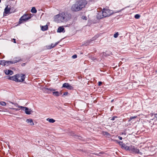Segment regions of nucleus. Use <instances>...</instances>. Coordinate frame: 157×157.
Listing matches in <instances>:
<instances>
[{"instance_id":"obj_1","label":"nucleus","mask_w":157,"mask_h":157,"mask_svg":"<svg viewBox=\"0 0 157 157\" xmlns=\"http://www.w3.org/2000/svg\"><path fill=\"white\" fill-rule=\"evenodd\" d=\"M71 15L67 12H62L55 16L54 20L57 23L66 22L71 18Z\"/></svg>"},{"instance_id":"obj_2","label":"nucleus","mask_w":157,"mask_h":157,"mask_svg":"<svg viewBox=\"0 0 157 157\" xmlns=\"http://www.w3.org/2000/svg\"><path fill=\"white\" fill-rule=\"evenodd\" d=\"M87 3L86 0H79L73 4L71 7V10L73 12H78L84 8Z\"/></svg>"},{"instance_id":"obj_3","label":"nucleus","mask_w":157,"mask_h":157,"mask_svg":"<svg viewBox=\"0 0 157 157\" xmlns=\"http://www.w3.org/2000/svg\"><path fill=\"white\" fill-rule=\"evenodd\" d=\"M31 16V15L30 14H25L22 16L20 19L19 21V23L21 24L24 22L27 21L30 19Z\"/></svg>"},{"instance_id":"obj_4","label":"nucleus","mask_w":157,"mask_h":157,"mask_svg":"<svg viewBox=\"0 0 157 157\" xmlns=\"http://www.w3.org/2000/svg\"><path fill=\"white\" fill-rule=\"evenodd\" d=\"M102 11L103 13V16L105 17L110 16L112 13L111 10L105 8L103 9Z\"/></svg>"},{"instance_id":"obj_5","label":"nucleus","mask_w":157,"mask_h":157,"mask_svg":"<svg viewBox=\"0 0 157 157\" xmlns=\"http://www.w3.org/2000/svg\"><path fill=\"white\" fill-rule=\"evenodd\" d=\"M128 149L126 150L135 153H139V150L137 148L132 145H131L130 147H128Z\"/></svg>"},{"instance_id":"obj_6","label":"nucleus","mask_w":157,"mask_h":157,"mask_svg":"<svg viewBox=\"0 0 157 157\" xmlns=\"http://www.w3.org/2000/svg\"><path fill=\"white\" fill-rule=\"evenodd\" d=\"M10 102L12 104L14 105V106L16 107L17 108H10V109L15 110L16 111H17L20 110V109H21L22 108H23V106L19 105H18L17 103H13L11 101H10Z\"/></svg>"},{"instance_id":"obj_7","label":"nucleus","mask_w":157,"mask_h":157,"mask_svg":"<svg viewBox=\"0 0 157 157\" xmlns=\"http://www.w3.org/2000/svg\"><path fill=\"white\" fill-rule=\"evenodd\" d=\"M116 141L121 146L122 148H124L125 150L128 149V146H126L124 143H123L122 142L117 140H116Z\"/></svg>"},{"instance_id":"obj_8","label":"nucleus","mask_w":157,"mask_h":157,"mask_svg":"<svg viewBox=\"0 0 157 157\" xmlns=\"http://www.w3.org/2000/svg\"><path fill=\"white\" fill-rule=\"evenodd\" d=\"M17 80L18 82H22L24 81L25 78V75H24L21 74L20 75L19 74H17Z\"/></svg>"},{"instance_id":"obj_9","label":"nucleus","mask_w":157,"mask_h":157,"mask_svg":"<svg viewBox=\"0 0 157 157\" xmlns=\"http://www.w3.org/2000/svg\"><path fill=\"white\" fill-rule=\"evenodd\" d=\"M22 110H25V112L26 114H30L33 112L31 109H29L28 108L23 107V108H22Z\"/></svg>"},{"instance_id":"obj_10","label":"nucleus","mask_w":157,"mask_h":157,"mask_svg":"<svg viewBox=\"0 0 157 157\" xmlns=\"http://www.w3.org/2000/svg\"><path fill=\"white\" fill-rule=\"evenodd\" d=\"M63 87L69 90H72L73 89V87L71 86L69 84L67 83H65L63 84Z\"/></svg>"},{"instance_id":"obj_11","label":"nucleus","mask_w":157,"mask_h":157,"mask_svg":"<svg viewBox=\"0 0 157 157\" xmlns=\"http://www.w3.org/2000/svg\"><path fill=\"white\" fill-rule=\"evenodd\" d=\"M21 59L19 57H15L14 58L12 61H9L10 63H15L20 61Z\"/></svg>"},{"instance_id":"obj_12","label":"nucleus","mask_w":157,"mask_h":157,"mask_svg":"<svg viewBox=\"0 0 157 157\" xmlns=\"http://www.w3.org/2000/svg\"><path fill=\"white\" fill-rule=\"evenodd\" d=\"M8 79L15 81L16 82H18V81L17 80V75H14V76H9L8 78Z\"/></svg>"},{"instance_id":"obj_13","label":"nucleus","mask_w":157,"mask_h":157,"mask_svg":"<svg viewBox=\"0 0 157 157\" xmlns=\"http://www.w3.org/2000/svg\"><path fill=\"white\" fill-rule=\"evenodd\" d=\"M97 17L98 19H101L103 17H105L103 16L102 11L98 12L97 15Z\"/></svg>"},{"instance_id":"obj_14","label":"nucleus","mask_w":157,"mask_h":157,"mask_svg":"<svg viewBox=\"0 0 157 157\" xmlns=\"http://www.w3.org/2000/svg\"><path fill=\"white\" fill-rule=\"evenodd\" d=\"M4 71L6 75H12L13 73V71L10 70L6 69L4 70Z\"/></svg>"},{"instance_id":"obj_15","label":"nucleus","mask_w":157,"mask_h":157,"mask_svg":"<svg viewBox=\"0 0 157 157\" xmlns=\"http://www.w3.org/2000/svg\"><path fill=\"white\" fill-rule=\"evenodd\" d=\"M10 8L7 6L5 9L4 13L7 14L10 13Z\"/></svg>"},{"instance_id":"obj_16","label":"nucleus","mask_w":157,"mask_h":157,"mask_svg":"<svg viewBox=\"0 0 157 157\" xmlns=\"http://www.w3.org/2000/svg\"><path fill=\"white\" fill-rule=\"evenodd\" d=\"M64 28L63 26H60L57 29V32L58 33L65 32Z\"/></svg>"},{"instance_id":"obj_17","label":"nucleus","mask_w":157,"mask_h":157,"mask_svg":"<svg viewBox=\"0 0 157 157\" xmlns=\"http://www.w3.org/2000/svg\"><path fill=\"white\" fill-rule=\"evenodd\" d=\"M58 44V42L56 43L55 44H52L51 45L48 46H47V48L48 49H51L55 47Z\"/></svg>"},{"instance_id":"obj_18","label":"nucleus","mask_w":157,"mask_h":157,"mask_svg":"<svg viewBox=\"0 0 157 157\" xmlns=\"http://www.w3.org/2000/svg\"><path fill=\"white\" fill-rule=\"evenodd\" d=\"M26 121L28 123H30V125H33L34 124L33 120L32 119H27Z\"/></svg>"},{"instance_id":"obj_19","label":"nucleus","mask_w":157,"mask_h":157,"mask_svg":"<svg viewBox=\"0 0 157 157\" xmlns=\"http://www.w3.org/2000/svg\"><path fill=\"white\" fill-rule=\"evenodd\" d=\"M46 120L51 123H53L55 121L52 118H48L46 119Z\"/></svg>"},{"instance_id":"obj_20","label":"nucleus","mask_w":157,"mask_h":157,"mask_svg":"<svg viewBox=\"0 0 157 157\" xmlns=\"http://www.w3.org/2000/svg\"><path fill=\"white\" fill-rule=\"evenodd\" d=\"M53 95L56 96H59L60 93L58 91H55L52 93Z\"/></svg>"},{"instance_id":"obj_21","label":"nucleus","mask_w":157,"mask_h":157,"mask_svg":"<svg viewBox=\"0 0 157 157\" xmlns=\"http://www.w3.org/2000/svg\"><path fill=\"white\" fill-rule=\"evenodd\" d=\"M48 27L47 25L42 26L41 27V30L43 31H45L48 29Z\"/></svg>"},{"instance_id":"obj_22","label":"nucleus","mask_w":157,"mask_h":157,"mask_svg":"<svg viewBox=\"0 0 157 157\" xmlns=\"http://www.w3.org/2000/svg\"><path fill=\"white\" fill-rule=\"evenodd\" d=\"M6 62L4 60H0V65L5 66Z\"/></svg>"},{"instance_id":"obj_23","label":"nucleus","mask_w":157,"mask_h":157,"mask_svg":"<svg viewBox=\"0 0 157 157\" xmlns=\"http://www.w3.org/2000/svg\"><path fill=\"white\" fill-rule=\"evenodd\" d=\"M31 12L33 13H36L37 12V10L35 7H33L31 10Z\"/></svg>"},{"instance_id":"obj_24","label":"nucleus","mask_w":157,"mask_h":157,"mask_svg":"<svg viewBox=\"0 0 157 157\" xmlns=\"http://www.w3.org/2000/svg\"><path fill=\"white\" fill-rule=\"evenodd\" d=\"M0 105H1L3 106H5L6 105V104L4 101H1L0 103Z\"/></svg>"},{"instance_id":"obj_25","label":"nucleus","mask_w":157,"mask_h":157,"mask_svg":"<svg viewBox=\"0 0 157 157\" xmlns=\"http://www.w3.org/2000/svg\"><path fill=\"white\" fill-rule=\"evenodd\" d=\"M135 18L136 19H139L140 17V16L138 14H136L135 15Z\"/></svg>"},{"instance_id":"obj_26","label":"nucleus","mask_w":157,"mask_h":157,"mask_svg":"<svg viewBox=\"0 0 157 157\" xmlns=\"http://www.w3.org/2000/svg\"><path fill=\"white\" fill-rule=\"evenodd\" d=\"M118 35H119V34H118V32H117L114 34L113 36H114V37L116 38L118 37Z\"/></svg>"},{"instance_id":"obj_27","label":"nucleus","mask_w":157,"mask_h":157,"mask_svg":"<svg viewBox=\"0 0 157 157\" xmlns=\"http://www.w3.org/2000/svg\"><path fill=\"white\" fill-rule=\"evenodd\" d=\"M137 117L136 116H133V117H130V119L129 120V121H131L132 119L136 118Z\"/></svg>"},{"instance_id":"obj_28","label":"nucleus","mask_w":157,"mask_h":157,"mask_svg":"<svg viewBox=\"0 0 157 157\" xmlns=\"http://www.w3.org/2000/svg\"><path fill=\"white\" fill-rule=\"evenodd\" d=\"M46 89L47 90H51V91H54L55 90L52 88H47Z\"/></svg>"},{"instance_id":"obj_29","label":"nucleus","mask_w":157,"mask_h":157,"mask_svg":"<svg viewBox=\"0 0 157 157\" xmlns=\"http://www.w3.org/2000/svg\"><path fill=\"white\" fill-rule=\"evenodd\" d=\"M68 94V92H65L63 93V95H67Z\"/></svg>"},{"instance_id":"obj_30","label":"nucleus","mask_w":157,"mask_h":157,"mask_svg":"<svg viewBox=\"0 0 157 157\" xmlns=\"http://www.w3.org/2000/svg\"><path fill=\"white\" fill-rule=\"evenodd\" d=\"M77 56L76 55H75L73 56H72V57L73 59H75V58H77Z\"/></svg>"},{"instance_id":"obj_31","label":"nucleus","mask_w":157,"mask_h":157,"mask_svg":"<svg viewBox=\"0 0 157 157\" xmlns=\"http://www.w3.org/2000/svg\"><path fill=\"white\" fill-rule=\"evenodd\" d=\"M102 83L101 82H98V85L99 86H101Z\"/></svg>"},{"instance_id":"obj_32","label":"nucleus","mask_w":157,"mask_h":157,"mask_svg":"<svg viewBox=\"0 0 157 157\" xmlns=\"http://www.w3.org/2000/svg\"><path fill=\"white\" fill-rule=\"evenodd\" d=\"M117 117H116V116H114L112 118H111V120H112V121H113L114 120L115 118H117Z\"/></svg>"},{"instance_id":"obj_33","label":"nucleus","mask_w":157,"mask_h":157,"mask_svg":"<svg viewBox=\"0 0 157 157\" xmlns=\"http://www.w3.org/2000/svg\"><path fill=\"white\" fill-rule=\"evenodd\" d=\"M118 138L120 140H122V138L120 136H118Z\"/></svg>"},{"instance_id":"obj_34","label":"nucleus","mask_w":157,"mask_h":157,"mask_svg":"<svg viewBox=\"0 0 157 157\" xmlns=\"http://www.w3.org/2000/svg\"><path fill=\"white\" fill-rule=\"evenodd\" d=\"M13 42L15 43H16V40L15 39H13Z\"/></svg>"},{"instance_id":"obj_35","label":"nucleus","mask_w":157,"mask_h":157,"mask_svg":"<svg viewBox=\"0 0 157 157\" xmlns=\"http://www.w3.org/2000/svg\"><path fill=\"white\" fill-rule=\"evenodd\" d=\"M155 116L156 117H157V113L155 114Z\"/></svg>"},{"instance_id":"obj_36","label":"nucleus","mask_w":157,"mask_h":157,"mask_svg":"<svg viewBox=\"0 0 157 157\" xmlns=\"http://www.w3.org/2000/svg\"><path fill=\"white\" fill-rule=\"evenodd\" d=\"M105 134H106V135H107V134H108V133L107 132H105Z\"/></svg>"},{"instance_id":"obj_37","label":"nucleus","mask_w":157,"mask_h":157,"mask_svg":"<svg viewBox=\"0 0 157 157\" xmlns=\"http://www.w3.org/2000/svg\"><path fill=\"white\" fill-rule=\"evenodd\" d=\"M113 101H114V100H113H113H112L111 101V102H113Z\"/></svg>"},{"instance_id":"obj_38","label":"nucleus","mask_w":157,"mask_h":157,"mask_svg":"<svg viewBox=\"0 0 157 157\" xmlns=\"http://www.w3.org/2000/svg\"><path fill=\"white\" fill-rule=\"evenodd\" d=\"M62 94V93H61V92H60V94Z\"/></svg>"}]
</instances>
